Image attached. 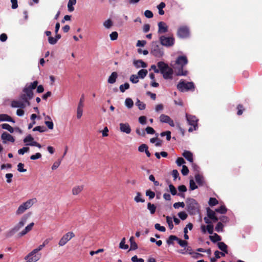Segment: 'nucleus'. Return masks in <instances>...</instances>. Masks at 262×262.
Listing matches in <instances>:
<instances>
[{
  "label": "nucleus",
  "mask_w": 262,
  "mask_h": 262,
  "mask_svg": "<svg viewBox=\"0 0 262 262\" xmlns=\"http://www.w3.org/2000/svg\"><path fill=\"white\" fill-rule=\"evenodd\" d=\"M188 63V60L186 56H179L178 57L175 66L171 64V66L177 70L176 75L177 76H186L188 72L187 70H183V67Z\"/></svg>",
  "instance_id": "1"
},
{
  "label": "nucleus",
  "mask_w": 262,
  "mask_h": 262,
  "mask_svg": "<svg viewBox=\"0 0 262 262\" xmlns=\"http://www.w3.org/2000/svg\"><path fill=\"white\" fill-rule=\"evenodd\" d=\"M29 215L28 214H24L21 217L18 223H17L12 228L10 229L6 233L7 237H10L12 236L15 233L18 232L21 228H22L28 220Z\"/></svg>",
  "instance_id": "2"
},
{
  "label": "nucleus",
  "mask_w": 262,
  "mask_h": 262,
  "mask_svg": "<svg viewBox=\"0 0 262 262\" xmlns=\"http://www.w3.org/2000/svg\"><path fill=\"white\" fill-rule=\"evenodd\" d=\"M37 200L36 198L29 199L26 202L20 205L15 212L16 215H20L24 213L27 210L30 208L34 204L36 203Z\"/></svg>",
  "instance_id": "3"
},
{
  "label": "nucleus",
  "mask_w": 262,
  "mask_h": 262,
  "mask_svg": "<svg viewBox=\"0 0 262 262\" xmlns=\"http://www.w3.org/2000/svg\"><path fill=\"white\" fill-rule=\"evenodd\" d=\"M187 210L190 215L196 214L199 211V205L193 199L188 198L186 201Z\"/></svg>",
  "instance_id": "4"
},
{
  "label": "nucleus",
  "mask_w": 262,
  "mask_h": 262,
  "mask_svg": "<svg viewBox=\"0 0 262 262\" xmlns=\"http://www.w3.org/2000/svg\"><path fill=\"white\" fill-rule=\"evenodd\" d=\"M177 89L182 92L194 90V85L192 82H185L181 80L177 85Z\"/></svg>",
  "instance_id": "5"
},
{
  "label": "nucleus",
  "mask_w": 262,
  "mask_h": 262,
  "mask_svg": "<svg viewBox=\"0 0 262 262\" xmlns=\"http://www.w3.org/2000/svg\"><path fill=\"white\" fill-rule=\"evenodd\" d=\"M38 84L37 81L33 82L27 83L23 89V92L29 97V99H32L33 97V90L35 89Z\"/></svg>",
  "instance_id": "6"
},
{
  "label": "nucleus",
  "mask_w": 262,
  "mask_h": 262,
  "mask_svg": "<svg viewBox=\"0 0 262 262\" xmlns=\"http://www.w3.org/2000/svg\"><path fill=\"white\" fill-rule=\"evenodd\" d=\"M177 35L180 38L185 39L189 37L190 35L189 28L186 26L180 27L178 29Z\"/></svg>",
  "instance_id": "7"
},
{
  "label": "nucleus",
  "mask_w": 262,
  "mask_h": 262,
  "mask_svg": "<svg viewBox=\"0 0 262 262\" xmlns=\"http://www.w3.org/2000/svg\"><path fill=\"white\" fill-rule=\"evenodd\" d=\"M75 234L72 231H69L66 234H63L58 242V246L59 247H63L66 245L68 242L72 238L74 237Z\"/></svg>",
  "instance_id": "8"
},
{
  "label": "nucleus",
  "mask_w": 262,
  "mask_h": 262,
  "mask_svg": "<svg viewBox=\"0 0 262 262\" xmlns=\"http://www.w3.org/2000/svg\"><path fill=\"white\" fill-rule=\"evenodd\" d=\"M160 41L162 45L166 47H170L174 44V38L172 36H161L160 37Z\"/></svg>",
  "instance_id": "9"
},
{
  "label": "nucleus",
  "mask_w": 262,
  "mask_h": 262,
  "mask_svg": "<svg viewBox=\"0 0 262 262\" xmlns=\"http://www.w3.org/2000/svg\"><path fill=\"white\" fill-rule=\"evenodd\" d=\"M51 240V238H47L46 239L42 244L41 245H40L36 249H34V250H33L30 253H29L28 254V256L27 257V258H28V257L30 256H33L34 255H37V253L40 251L43 248H44L45 247L46 245H47V244H49V243L50 242V241Z\"/></svg>",
  "instance_id": "10"
},
{
  "label": "nucleus",
  "mask_w": 262,
  "mask_h": 262,
  "mask_svg": "<svg viewBox=\"0 0 262 262\" xmlns=\"http://www.w3.org/2000/svg\"><path fill=\"white\" fill-rule=\"evenodd\" d=\"M186 120L190 125L198 126V119L193 115L186 114Z\"/></svg>",
  "instance_id": "11"
},
{
  "label": "nucleus",
  "mask_w": 262,
  "mask_h": 262,
  "mask_svg": "<svg viewBox=\"0 0 262 262\" xmlns=\"http://www.w3.org/2000/svg\"><path fill=\"white\" fill-rule=\"evenodd\" d=\"M1 138L4 143H6L8 141L11 142H14L15 141V139L13 138V137L7 132H4L2 134L1 136Z\"/></svg>",
  "instance_id": "12"
},
{
  "label": "nucleus",
  "mask_w": 262,
  "mask_h": 262,
  "mask_svg": "<svg viewBox=\"0 0 262 262\" xmlns=\"http://www.w3.org/2000/svg\"><path fill=\"white\" fill-rule=\"evenodd\" d=\"M173 71L172 69L169 66L168 68L165 69L163 73H161L163 75V77L165 79H172V74Z\"/></svg>",
  "instance_id": "13"
},
{
  "label": "nucleus",
  "mask_w": 262,
  "mask_h": 262,
  "mask_svg": "<svg viewBox=\"0 0 262 262\" xmlns=\"http://www.w3.org/2000/svg\"><path fill=\"white\" fill-rule=\"evenodd\" d=\"M120 130L121 132L129 134L131 132V128L128 123H120L119 124Z\"/></svg>",
  "instance_id": "14"
},
{
  "label": "nucleus",
  "mask_w": 262,
  "mask_h": 262,
  "mask_svg": "<svg viewBox=\"0 0 262 262\" xmlns=\"http://www.w3.org/2000/svg\"><path fill=\"white\" fill-rule=\"evenodd\" d=\"M158 33H165L168 31V26L163 21L158 23Z\"/></svg>",
  "instance_id": "15"
},
{
  "label": "nucleus",
  "mask_w": 262,
  "mask_h": 262,
  "mask_svg": "<svg viewBox=\"0 0 262 262\" xmlns=\"http://www.w3.org/2000/svg\"><path fill=\"white\" fill-rule=\"evenodd\" d=\"M34 225V223H31L29 224L25 228V229L24 230H23L21 232H20L18 233V235L19 236H24L25 235H26L27 233H28L29 231H30L32 230Z\"/></svg>",
  "instance_id": "16"
},
{
  "label": "nucleus",
  "mask_w": 262,
  "mask_h": 262,
  "mask_svg": "<svg viewBox=\"0 0 262 262\" xmlns=\"http://www.w3.org/2000/svg\"><path fill=\"white\" fill-rule=\"evenodd\" d=\"M207 216L213 222H217L219 219L216 216L215 211L212 210L209 208L207 209Z\"/></svg>",
  "instance_id": "17"
},
{
  "label": "nucleus",
  "mask_w": 262,
  "mask_h": 262,
  "mask_svg": "<svg viewBox=\"0 0 262 262\" xmlns=\"http://www.w3.org/2000/svg\"><path fill=\"white\" fill-rule=\"evenodd\" d=\"M11 106L13 107L24 108L26 106V104L20 100H14L11 102Z\"/></svg>",
  "instance_id": "18"
},
{
  "label": "nucleus",
  "mask_w": 262,
  "mask_h": 262,
  "mask_svg": "<svg viewBox=\"0 0 262 262\" xmlns=\"http://www.w3.org/2000/svg\"><path fill=\"white\" fill-rule=\"evenodd\" d=\"M83 188L84 186L83 185L75 186L72 188V194L74 195H77L79 194L83 190Z\"/></svg>",
  "instance_id": "19"
},
{
  "label": "nucleus",
  "mask_w": 262,
  "mask_h": 262,
  "mask_svg": "<svg viewBox=\"0 0 262 262\" xmlns=\"http://www.w3.org/2000/svg\"><path fill=\"white\" fill-rule=\"evenodd\" d=\"M185 249H186V254H189L190 255H193V256L195 257L196 258L199 257V256H202V254L198 253H195L193 252L192 251V248L190 246H186L185 248Z\"/></svg>",
  "instance_id": "20"
},
{
  "label": "nucleus",
  "mask_w": 262,
  "mask_h": 262,
  "mask_svg": "<svg viewBox=\"0 0 262 262\" xmlns=\"http://www.w3.org/2000/svg\"><path fill=\"white\" fill-rule=\"evenodd\" d=\"M182 155L190 162L192 163L193 162V155L190 151L188 150H185Z\"/></svg>",
  "instance_id": "21"
},
{
  "label": "nucleus",
  "mask_w": 262,
  "mask_h": 262,
  "mask_svg": "<svg viewBox=\"0 0 262 262\" xmlns=\"http://www.w3.org/2000/svg\"><path fill=\"white\" fill-rule=\"evenodd\" d=\"M157 66L161 73H163L165 69L168 68V65L163 61H159L157 63Z\"/></svg>",
  "instance_id": "22"
},
{
  "label": "nucleus",
  "mask_w": 262,
  "mask_h": 262,
  "mask_svg": "<svg viewBox=\"0 0 262 262\" xmlns=\"http://www.w3.org/2000/svg\"><path fill=\"white\" fill-rule=\"evenodd\" d=\"M134 64L137 68H146L147 67V64L145 62H144L142 60H137L134 61Z\"/></svg>",
  "instance_id": "23"
},
{
  "label": "nucleus",
  "mask_w": 262,
  "mask_h": 262,
  "mask_svg": "<svg viewBox=\"0 0 262 262\" xmlns=\"http://www.w3.org/2000/svg\"><path fill=\"white\" fill-rule=\"evenodd\" d=\"M118 74L116 72H113L111 75L110 76L108 79V82L111 84L114 83L116 81V79L117 78Z\"/></svg>",
  "instance_id": "24"
},
{
  "label": "nucleus",
  "mask_w": 262,
  "mask_h": 262,
  "mask_svg": "<svg viewBox=\"0 0 262 262\" xmlns=\"http://www.w3.org/2000/svg\"><path fill=\"white\" fill-rule=\"evenodd\" d=\"M2 121H8L14 122L13 120L9 116L6 114L0 115V122Z\"/></svg>",
  "instance_id": "25"
},
{
  "label": "nucleus",
  "mask_w": 262,
  "mask_h": 262,
  "mask_svg": "<svg viewBox=\"0 0 262 262\" xmlns=\"http://www.w3.org/2000/svg\"><path fill=\"white\" fill-rule=\"evenodd\" d=\"M217 246L223 252H225V253H228L227 251V246L223 242H219L217 244Z\"/></svg>",
  "instance_id": "26"
},
{
  "label": "nucleus",
  "mask_w": 262,
  "mask_h": 262,
  "mask_svg": "<svg viewBox=\"0 0 262 262\" xmlns=\"http://www.w3.org/2000/svg\"><path fill=\"white\" fill-rule=\"evenodd\" d=\"M195 179L196 183L200 185H203L204 183V178L200 174H196L195 176Z\"/></svg>",
  "instance_id": "27"
},
{
  "label": "nucleus",
  "mask_w": 262,
  "mask_h": 262,
  "mask_svg": "<svg viewBox=\"0 0 262 262\" xmlns=\"http://www.w3.org/2000/svg\"><path fill=\"white\" fill-rule=\"evenodd\" d=\"M76 4V0H69L68 4V10L70 12H72L74 10V8L73 7V5H75Z\"/></svg>",
  "instance_id": "28"
},
{
  "label": "nucleus",
  "mask_w": 262,
  "mask_h": 262,
  "mask_svg": "<svg viewBox=\"0 0 262 262\" xmlns=\"http://www.w3.org/2000/svg\"><path fill=\"white\" fill-rule=\"evenodd\" d=\"M129 242H130V250H136L138 248V246H137V244H136V243L135 242V240H134V237L133 236H132L130 237V239H129Z\"/></svg>",
  "instance_id": "29"
},
{
  "label": "nucleus",
  "mask_w": 262,
  "mask_h": 262,
  "mask_svg": "<svg viewBox=\"0 0 262 262\" xmlns=\"http://www.w3.org/2000/svg\"><path fill=\"white\" fill-rule=\"evenodd\" d=\"M20 99H21L20 101H21L23 102H24L25 104H26V106L27 105H30V102H29V100H30L31 99H29V97L26 94H22L20 96Z\"/></svg>",
  "instance_id": "30"
},
{
  "label": "nucleus",
  "mask_w": 262,
  "mask_h": 262,
  "mask_svg": "<svg viewBox=\"0 0 262 262\" xmlns=\"http://www.w3.org/2000/svg\"><path fill=\"white\" fill-rule=\"evenodd\" d=\"M151 53L156 57H161L164 55L163 50H151Z\"/></svg>",
  "instance_id": "31"
},
{
  "label": "nucleus",
  "mask_w": 262,
  "mask_h": 262,
  "mask_svg": "<svg viewBox=\"0 0 262 262\" xmlns=\"http://www.w3.org/2000/svg\"><path fill=\"white\" fill-rule=\"evenodd\" d=\"M209 238L213 243H215L216 242H219L221 240V236H219L216 233H214V234L213 235L209 236Z\"/></svg>",
  "instance_id": "32"
},
{
  "label": "nucleus",
  "mask_w": 262,
  "mask_h": 262,
  "mask_svg": "<svg viewBox=\"0 0 262 262\" xmlns=\"http://www.w3.org/2000/svg\"><path fill=\"white\" fill-rule=\"evenodd\" d=\"M178 239V237L176 235H170L168 237V238L167 239V244L169 245H173V241H176Z\"/></svg>",
  "instance_id": "33"
},
{
  "label": "nucleus",
  "mask_w": 262,
  "mask_h": 262,
  "mask_svg": "<svg viewBox=\"0 0 262 262\" xmlns=\"http://www.w3.org/2000/svg\"><path fill=\"white\" fill-rule=\"evenodd\" d=\"M147 209L149 210L150 213L153 214L155 213L156 210V206L150 203L147 204Z\"/></svg>",
  "instance_id": "34"
},
{
  "label": "nucleus",
  "mask_w": 262,
  "mask_h": 262,
  "mask_svg": "<svg viewBox=\"0 0 262 262\" xmlns=\"http://www.w3.org/2000/svg\"><path fill=\"white\" fill-rule=\"evenodd\" d=\"M2 127L3 129L8 130L11 133H13L14 130V128L7 123H4L2 124Z\"/></svg>",
  "instance_id": "35"
},
{
  "label": "nucleus",
  "mask_w": 262,
  "mask_h": 262,
  "mask_svg": "<svg viewBox=\"0 0 262 262\" xmlns=\"http://www.w3.org/2000/svg\"><path fill=\"white\" fill-rule=\"evenodd\" d=\"M125 105L128 108H131L134 105V102L131 98H127L125 99Z\"/></svg>",
  "instance_id": "36"
},
{
  "label": "nucleus",
  "mask_w": 262,
  "mask_h": 262,
  "mask_svg": "<svg viewBox=\"0 0 262 262\" xmlns=\"http://www.w3.org/2000/svg\"><path fill=\"white\" fill-rule=\"evenodd\" d=\"M159 119L161 122L167 123L170 118L167 115L162 114L160 116Z\"/></svg>",
  "instance_id": "37"
},
{
  "label": "nucleus",
  "mask_w": 262,
  "mask_h": 262,
  "mask_svg": "<svg viewBox=\"0 0 262 262\" xmlns=\"http://www.w3.org/2000/svg\"><path fill=\"white\" fill-rule=\"evenodd\" d=\"M147 71L145 69L140 70L138 72V76L142 79L144 78L147 74Z\"/></svg>",
  "instance_id": "38"
},
{
  "label": "nucleus",
  "mask_w": 262,
  "mask_h": 262,
  "mask_svg": "<svg viewBox=\"0 0 262 262\" xmlns=\"http://www.w3.org/2000/svg\"><path fill=\"white\" fill-rule=\"evenodd\" d=\"M134 200L136 202L139 203L141 202L143 203L144 202L145 200L141 197V194L140 192H138L137 193L136 196L135 197Z\"/></svg>",
  "instance_id": "39"
},
{
  "label": "nucleus",
  "mask_w": 262,
  "mask_h": 262,
  "mask_svg": "<svg viewBox=\"0 0 262 262\" xmlns=\"http://www.w3.org/2000/svg\"><path fill=\"white\" fill-rule=\"evenodd\" d=\"M215 211L221 214H225L227 212V209L224 205H222L219 208L215 209Z\"/></svg>",
  "instance_id": "40"
},
{
  "label": "nucleus",
  "mask_w": 262,
  "mask_h": 262,
  "mask_svg": "<svg viewBox=\"0 0 262 262\" xmlns=\"http://www.w3.org/2000/svg\"><path fill=\"white\" fill-rule=\"evenodd\" d=\"M34 138L32 137V136L31 135H28L24 138L23 141L26 144V145L27 146V144L32 142Z\"/></svg>",
  "instance_id": "41"
},
{
  "label": "nucleus",
  "mask_w": 262,
  "mask_h": 262,
  "mask_svg": "<svg viewBox=\"0 0 262 262\" xmlns=\"http://www.w3.org/2000/svg\"><path fill=\"white\" fill-rule=\"evenodd\" d=\"M136 105L140 110H143L145 108V104L143 102L140 101L139 99H137L136 102Z\"/></svg>",
  "instance_id": "42"
},
{
  "label": "nucleus",
  "mask_w": 262,
  "mask_h": 262,
  "mask_svg": "<svg viewBox=\"0 0 262 262\" xmlns=\"http://www.w3.org/2000/svg\"><path fill=\"white\" fill-rule=\"evenodd\" d=\"M224 225L222 222H219L215 227V230L217 232L223 231Z\"/></svg>",
  "instance_id": "43"
},
{
  "label": "nucleus",
  "mask_w": 262,
  "mask_h": 262,
  "mask_svg": "<svg viewBox=\"0 0 262 262\" xmlns=\"http://www.w3.org/2000/svg\"><path fill=\"white\" fill-rule=\"evenodd\" d=\"M83 114V107L77 106L76 116L77 119H80Z\"/></svg>",
  "instance_id": "44"
},
{
  "label": "nucleus",
  "mask_w": 262,
  "mask_h": 262,
  "mask_svg": "<svg viewBox=\"0 0 262 262\" xmlns=\"http://www.w3.org/2000/svg\"><path fill=\"white\" fill-rule=\"evenodd\" d=\"M166 222L168 225V227L170 230L172 229L173 228V225L172 223V219L171 217L169 216H166Z\"/></svg>",
  "instance_id": "45"
},
{
  "label": "nucleus",
  "mask_w": 262,
  "mask_h": 262,
  "mask_svg": "<svg viewBox=\"0 0 262 262\" xmlns=\"http://www.w3.org/2000/svg\"><path fill=\"white\" fill-rule=\"evenodd\" d=\"M125 238L124 237L122 239L121 242L119 244V248L122 249H127L128 248V246L127 245L125 244Z\"/></svg>",
  "instance_id": "46"
},
{
  "label": "nucleus",
  "mask_w": 262,
  "mask_h": 262,
  "mask_svg": "<svg viewBox=\"0 0 262 262\" xmlns=\"http://www.w3.org/2000/svg\"><path fill=\"white\" fill-rule=\"evenodd\" d=\"M129 88V84L128 83H125L123 84H121L120 85L119 89L120 91L123 93L126 90H127Z\"/></svg>",
  "instance_id": "47"
},
{
  "label": "nucleus",
  "mask_w": 262,
  "mask_h": 262,
  "mask_svg": "<svg viewBox=\"0 0 262 262\" xmlns=\"http://www.w3.org/2000/svg\"><path fill=\"white\" fill-rule=\"evenodd\" d=\"M161 137H164L166 135V140L169 141L171 139V132L170 131H166L162 132L160 134Z\"/></svg>",
  "instance_id": "48"
},
{
  "label": "nucleus",
  "mask_w": 262,
  "mask_h": 262,
  "mask_svg": "<svg viewBox=\"0 0 262 262\" xmlns=\"http://www.w3.org/2000/svg\"><path fill=\"white\" fill-rule=\"evenodd\" d=\"M218 201L214 198H210L208 202L210 206H213L218 204Z\"/></svg>",
  "instance_id": "49"
},
{
  "label": "nucleus",
  "mask_w": 262,
  "mask_h": 262,
  "mask_svg": "<svg viewBox=\"0 0 262 262\" xmlns=\"http://www.w3.org/2000/svg\"><path fill=\"white\" fill-rule=\"evenodd\" d=\"M136 133L137 134H138L139 136H141L142 137L145 136V130L141 129L140 128L137 127L136 129Z\"/></svg>",
  "instance_id": "50"
},
{
  "label": "nucleus",
  "mask_w": 262,
  "mask_h": 262,
  "mask_svg": "<svg viewBox=\"0 0 262 262\" xmlns=\"http://www.w3.org/2000/svg\"><path fill=\"white\" fill-rule=\"evenodd\" d=\"M178 215L182 220H186L188 216L187 213L184 211L180 212L178 213Z\"/></svg>",
  "instance_id": "51"
},
{
  "label": "nucleus",
  "mask_w": 262,
  "mask_h": 262,
  "mask_svg": "<svg viewBox=\"0 0 262 262\" xmlns=\"http://www.w3.org/2000/svg\"><path fill=\"white\" fill-rule=\"evenodd\" d=\"M130 81L133 83H137L139 81V77L136 75H132L130 77Z\"/></svg>",
  "instance_id": "52"
},
{
  "label": "nucleus",
  "mask_w": 262,
  "mask_h": 262,
  "mask_svg": "<svg viewBox=\"0 0 262 262\" xmlns=\"http://www.w3.org/2000/svg\"><path fill=\"white\" fill-rule=\"evenodd\" d=\"M146 196L149 197V199L150 200H151L153 198H154V197L155 196V193L154 191H152L150 190H147L146 191Z\"/></svg>",
  "instance_id": "53"
},
{
  "label": "nucleus",
  "mask_w": 262,
  "mask_h": 262,
  "mask_svg": "<svg viewBox=\"0 0 262 262\" xmlns=\"http://www.w3.org/2000/svg\"><path fill=\"white\" fill-rule=\"evenodd\" d=\"M177 241L182 247L185 248L187 246L188 243L186 241L182 240L178 238V239H177Z\"/></svg>",
  "instance_id": "54"
},
{
  "label": "nucleus",
  "mask_w": 262,
  "mask_h": 262,
  "mask_svg": "<svg viewBox=\"0 0 262 262\" xmlns=\"http://www.w3.org/2000/svg\"><path fill=\"white\" fill-rule=\"evenodd\" d=\"M24 164L22 163H19L17 165V170L20 172H24L27 171L26 169L24 168Z\"/></svg>",
  "instance_id": "55"
},
{
  "label": "nucleus",
  "mask_w": 262,
  "mask_h": 262,
  "mask_svg": "<svg viewBox=\"0 0 262 262\" xmlns=\"http://www.w3.org/2000/svg\"><path fill=\"white\" fill-rule=\"evenodd\" d=\"M45 130H46V128H45V127H44L43 126H37L35 127L33 129V131H34V132L38 131L40 133L44 132Z\"/></svg>",
  "instance_id": "56"
},
{
  "label": "nucleus",
  "mask_w": 262,
  "mask_h": 262,
  "mask_svg": "<svg viewBox=\"0 0 262 262\" xmlns=\"http://www.w3.org/2000/svg\"><path fill=\"white\" fill-rule=\"evenodd\" d=\"M103 25L106 28L108 29L112 26L113 23L111 19H108L104 22Z\"/></svg>",
  "instance_id": "57"
},
{
  "label": "nucleus",
  "mask_w": 262,
  "mask_h": 262,
  "mask_svg": "<svg viewBox=\"0 0 262 262\" xmlns=\"http://www.w3.org/2000/svg\"><path fill=\"white\" fill-rule=\"evenodd\" d=\"M148 149V147L147 145L145 144H141L140 146L138 147V150L139 151L142 152H145L146 149Z\"/></svg>",
  "instance_id": "58"
},
{
  "label": "nucleus",
  "mask_w": 262,
  "mask_h": 262,
  "mask_svg": "<svg viewBox=\"0 0 262 262\" xmlns=\"http://www.w3.org/2000/svg\"><path fill=\"white\" fill-rule=\"evenodd\" d=\"M145 132L147 134L153 135L155 134V130H154V129L150 126L147 127L145 129Z\"/></svg>",
  "instance_id": "59"
},
{
  "label": "nucleus",
  "mask_w": 262,
  "mask_h": 262,
  "mask_svg": "<svg viewBox=\"0 0 262 262\" xmlns=\"http://www.w3.org/2000/svg\"><path fill=\"white\" fill-rule=\"evenodd\" d=\"M155 228L156 229L161 232H165L166 230V229L164 226H162L159 224L158 223L155 225Z\"/></svg>",
  "instance_id": "60"
},
{
  "label": "nucleus",
  "mask_w": 262,
  "mask_h": 262,
  "mask_svg": "<svg viewBox=\"0 0 262 262\" xmlns=\"http://www.w3.org/2000/svg\"><path fill=\"white\" fill-rule=\"evenodd\" d=\"M169 191L172 195H174L177 194V190L173 185L170 184L169 185Z\"/></svg>",
  "instance_id": "61"
},
{
  "label": "nucleus",
  "mask_w": 262,
  "mask_h": 262,
  "mask_svg": "<svg viewBox=\"0 0 262 262\" xmlns=\"http://www.w3.org/2000/svg\"><path fill=\"white\" fill-rule=\"evenodd\" d=\"M29 150V148L28 147H24L23 148L19 149L18 150V154L19 155H24L25 152H28Z\"/></svg>",
  "instance_id": "62"
},
{
  "label": "nucleus",
  "mask_w": 262,
  "mask_h": 262,
  "mask_svg": "<svg viewBox=\"0 0 262 262\" xmlns=\"http://www.w3.org/2000/svg\"><path fill=\"white\" fill-rule=\"evenodd\" d=\"M45 124L47 126L49 129H52L54 127V124L52 121H47L46 120L45 121Z\"/></svg>",
  "instance_id": "63"
},
{
  "label": "nucleus",
  "mask_w": 262,
  "mask_h": 262,
  "mask_svg": "<svg viewBox=\"0 0 262 262\" xmlns=\"http://www.w3.org/2000/svg\"><path fill=\"white\" fill-rule=\"evenodd\" d=\"M206 230L209 234H212L213 232V226L211 224L207 225L206 226Z\"/></svg>",
  "instance_id": "64"
}]
</instances>
